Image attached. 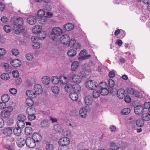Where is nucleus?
I'll return each mask as SVG.
<instances>
[{
    "instance_id": "obj_1",
    "label": "nucleus",
    "mask_w": 150,
    "mask_h": 150,
    "mask_svg": "<svg viewBox=\"0 0 150 150\" xmlns=\"http://www.w3.org/2000/svg\"><path fill=\"white\" fill-rule=\"evenodd\" d=\"M11 21L14 25L13 29V32L15 34H19L24 31L25 28L23 25L24 21L22 18H12Z\"/></svg>"
},
{
    "instance_id": "obj_2",
    "label": "nucleus",
    "mask_w": 150,
    "mask_h": 150,
    "mask_svg": "<svg viewBox=\"0 0 150 150\" xmlns=\"http://www.w3.org/2000/svg\"><path fill=\"white\" fill-rule=\"evenodd\" d=\"M70 142V139L67 137H64L61 138L58 141V144L59 145L58 147V150H64Z\"/></svg>"
},
{
    "instance_id": "obj_3",
    "label": "nucleus",
    "mask_w": 150,
    "mask_h": 150,
    "mask_svg": "<svg viewBox=\"0 0 150 150\" xmlns=\"http://www.w3.org/2000/svg\"><path fill=\"white\" fill-rule=\"evenodd\" d=\"M12 107L8 106L4 110L2 111L0 113L1 116L3 117L7 118L9 117L11 115V112L13 111Z\"/></svg>"
},
{
    "instance_id": "obj_4",
    "label": "nucleus",
    "mask_w": 150,
    "mask_h": 150,
    "mask_svg": "<svg viewBox=\"0 0 150 150\" xmlns=\"http://www.w3.org/2000/svg\"><path fill=\"white\" fill-rule=\"evenodd\" d=\"M126 91L128 93L131 95H134L136 97L140 98L141 96V94L137 92L135 88L129 87L127 88Z\"/></svg>"
},
{
    "instance_id": "obj_5",
    "label": "nucleus",
    "mask_w": 150,
    "mask_h": 150,
    "mask_svg": "<svg viewBox=\"0 0 150 150\" xmlns=\"http://www.w3.org/2000/svg\"><path fill=\"white\" fill-rule=\"evenodd\" d=\"M98 85V84L97 83L93 82L91 80L87 81L86 83V87L90 89L94 90L97 88Z\"/></svg>"
},
{
    "instance_id": "obj_6",
    "label": "nucleus",
    "mask_w": 150,
    "mask_h": 150,
    "mask_svg": "<svg viewBox=\"0 0 150 150\" xmlns=\"http://www.w3.org/2000/svg\"><path fill=\"white\" fill-rule=\"evenodd\" d=\"M41 29L42 28L40 25H37L33 27L32 28V31L34 33H38V37L39 38H40V39H41L42 38L44 39L45 38V37H40V34H42L41 31Z\"/></svg>"
},
{
    "instance_id": "obj_7",
    "label": "nucleus",
    "mask_w": 150,
    "mask_h": 150,
    "mask_svg": "<svg viewBox=\"0 0 150 150\" xmlns=\"http://www.w3.org/2000/svg\"><path fill=\"white\" fill-rule=\"evenodd\" d=\"M25 142L27 146L30 148H33L36 145L35 142L32 138H27L25 140Z\"/></svg>"
},
{
    "instance_id": "obj_8",
    "label": "nucleus",
    "mask_w": 150,
    "mask_h": 150,
    "mask_svg": "<svg viewBox=\"0 0 150 150\" xmlns=\"http://www.w3.org/2000/svg\"><path fill=\"white\" fill-rule=\"evenodd\" d=\"M69 37L67 34L62 35L60 38V40L61 42L66 45H67L68 42H69Z\"/></svg>"
},
{
    "instance_id": "obj_9",
    "label": "nucleus",
    "mask_w": 150,
    "mask_h": 150,
    "mask_svg": "<svg viewBox=\"0 0 150 150\" xmlns=\"http://www.w3.org/2000/svg\"><path fill=\"white\" fill-rule=\"evenodd\" d=\"M63 79L65 80V81L63 82L62 80H60L59 78L56 76L52 77L51 78V81L54 84H57L59 83V81L63 83H65L66 82L67 78L65 77H63Z\"/></svg>"
},
{
    "instance_id": "obj_10",
    "label": "nucleus",
    "mask_w": 150,
    "mask_h": 150,
    "mask_svg": "<svg viewBox=\"0 0 150 150\" xmlns=\"http://www.w3.org/2000/svg\"><path fill=\"white\" fill-rule=\"evenodd\" d=\"M34 90L36 95L41 94L43 92V89L41 85L39 84H35L34 87Z\"/></svg>"
},
{
    "instance_id": "obj_11",
    "label": "nucleus",
    "mask_w": 150,
    "mask_h": 150,
    "mask_svg": "<svg viewBox=\"0 0 150 150\" xmlns=\"http://www.w3.org/2000/svg\"><path fill=\"white\" fill-rule=\"evenodd\" d=\"M144 110V108L142 106L138 105L134 107V111L136 114L140 115L143 113Z\"/></svg>"
},
{
    "instance_id": "obj_12",
    "label": "nucleus",
    "mask_w": 150,
    "mask_h": 150,
    "mask_svg": "<svg viewBox=\"0 0 150 150\" xmlns=\"http://www.w3.org/2000/svg\"><path fill=\"white\" fill-rule=\"evenodd\" d=\"M117 94L118 98L122 99L125 97V90L123 88H120L117 91Z\"/></svg>"
},
{
    "instance_id": "obj_13",
    "label": "nucleus",
    "mask_w": 150,
    "mask_h": 150,
    "mask_svg": "<svg viewBox=\"0 0 150 150\" xmlns=\"http://www.w3.org/2000/svg\"><path fill=\"white\" fill-rule=\"evenodd\" d=\"M32 139L36 142H39L41 141L42 138L41 135L38 133H35L32 135Z\"/></svg>"
},
{
    "instance_id": "obj_14",
    "label": "nucleus",
    "mask_w": 150,
    "mask_h": 150,
    "mask_svg": "<svg viewBox=\"0 0 150 150\" xmlns=\"http://www.w3.org/2000/svg\"><path fill=\"white\" fill-rule=\"evenodd\" d=\"M36 18L35 16L31 15L27 19V22L30 24L33 25L36 22Z\"/></svg>"
},
{
    "instance_id": "obj_15",
    "label": "nucleus",
    "mask_w": 150,
    "mask_h": 150,
    "mask_svg": "<svg viewBox=\"0 0 150 150\" xmlns=\"http://www.w3.org/2000/svg\"><path fill=\"white\" fill-rule=\"evenodd\" d=\"M10 64L13 66L15 67H18L21 65V62L18 59H15L11 61Z\"/></svg>"
},
{
    "instance_id": "obj_16",
    "label": "nucleus",
    "mask_w": 150,
    "mask_h": 150,
    "mask_svg": "<svg viewBox=\"0 0 150 150\" xmlns=\"http://www.w3.org/2000/svg\"><path fill=\"white\" fill-rule=\"evenodd\" d=\"M3 133L6 136H10L12 133V130L11 127H7L4 129Z\"/></svg>"
},
{
    "instance_id": "obj_17",
    "label": "nucleus",
    "mask_w": 150,
    "mask_h": 150,
    "mask_svg": "<svg viewBox=\"0 0 150 150\" xmlns=\"http://www.w3.org/2000/svg\"><path fill=\"white\" fill-rule=\"evenodd\" d=\"M52 32L55 35L59 36L62 33V29L58 27H54L52 29Z\"/></svg>"
},
{
    "instance_id": "obj_18",
    "label": "nucleus",
    "mask_w": 150,
    "mask_h": 150,
    "mask_svg": "<svg viewBox=\"0 0 150 150\" xmlns=\"http://www.w3.org/2000/svg\"><path fill=\"white\" fill-rule=\"evenodd\" d=\"M74 27V25L71 23H68L64 25L63 29L66 31H70L72 30Z\"/></svg>"
},
{
    "instance_id": "obj_19",
    "label": "nucleus",
    "mask_w": 150,
    "mask_h": 150,
    "mask_svg": "<svg viewBox=\"0 0 150 150\" xmlns=\"http://www.w3.org/2000/svg\"><path fill=\"white\" fill-rule=\"evenodd\" d=\"M16 144L19 147H22L26 144L25 140L23 138H20L17 140Z\"/></svg>"
},
{
    "instance_id": "obj_20",
    "label": "nucleus",
    "mask_w": 150,
    "mask_h": 150,
    "mask_svg": "<svg viewBox=\"0 0 150 150\" xmlns=\"http://www.w3.org/2000/svg\"><path fill=\"white\" fill-rule=\"evenodd\" d=\"M79 113L81 117L84 118L86 117L87 115V110L84 108H81L79 111Z\"/></svg>"
},
{
    "instance_id": "obj_21",
    "label": "nucleus",
    "mask_w": 150,
    "mask_h": 150,
    "mask_svg": "<svg viewBox=\"0 0 150 150\" xmlns=\"http://www.w3.org/2000/svg\"><path fill=\"white\" fill-rule=\"evenodd\" d=\"M77 93L71 92L69 95L70 98L74 101H76L78 98V95Z\"/></svg>"
},
{
    "instance_id": "obj_22",
    "label": "nucleus",
    "mask_w": 150,
    "mask_h": 150,
    "mask_svg": "<svg viewBox=\"0 0 150 150\" xmlns=\"http://www.w3.org/2000/svg\"><path fill=\"white\" fill-rule=\"evenodd\" d=\"M26 94L28 96L31 98H34L36 96L35 93L30 90H27L26 92Z\"/></svg>"
},
{
    "instance_id": "obj_23",
    "label": "nucleus",
    "mask_w": 150,
    "mask_h": 150,
    "mask_svg": "<svg viewBox=\"0 0 150 150\" xmlns=\"http://www.w3.org/2000/svg\"><path fill=\"white\" fill-rule=\"evenodd\" d=\"M79 62L77 61H74L72 62L71 66V70L75 71L79 66Z\"/></svg>"
},
{
    "instance_id": "obj_24",
    "label": "nucleus",
    "mask_w": 150,
    "mask_h": 150,
    "mask_svg": "<svg viewBox=\"0 0 150 150\" xmlns=\"http://www.w3.org/2000/svg\"><path fill=\"white\" fill-rule=\"evenodd\" d=\"M13 132L14 134L17 136H20L22 132L21 128L19 127H16L13 129Z\"/></svg>"
},
{
    "instance_id": "obj_25",
    "label": "nucleus",
    "mask_w": 150,
    "mask_h": 150,
    "mask_svg": "<svg viewBox=\"0 0 150 150\" xmlns=\"http://www.w3.org/2000/svg\"><path fill=\"white\" fill-rule=\"evenodd\" d=\"M17 125L18 127L21 128H23L25 127V124L24 121L22 120H18L17 121Z\"/></svg>"
},
{
    "instance_id": "obj_26",
    "label": "nucleus",
    "mask_w": 150,
    "mask_h": 150,
    "mask_svg": "<svg viewBox=\"0 0 150 150\" xmlns=\"http://www.w3.org/2000/svg\"><path fill=\"white\" fill-rule=\"evenodd\" d=\"M141 117L143 121H147L150 120V114L148 113H143Z\"/></svg>"
},
{
    "instance_id": "obj_27",
    "label": "nucleus",
    "mask_w": 150,
    "mask_h": 150,
    "mask_svg": "<svg viewBox=\"0 0 150 150\" xmlns=\"http://www.w3.org/2000/svg\"><path fill=\"white\" fill-rule=\"evenodd\" d=\"M81 90V88L79 85L77 84L73 86L72 90L73 92L78 93Z\"/></svg>"
},
{
    "instance_id": "obj_28",
    "label": "nucleus",
    "mask_w": 150,
    "mask_h": 150,
    "mask_svg": "<svg viewBox=\"0 0 150 150\" xmlns=\"http://www.w3.org/2000/svg\"><path fill=\"white\" fill-rule=\"evenodd\" d=\"M67 54L69 57H72L74 56L76 54V52L75 50H71L68 51Z\"/></svg>"
},
{
    "instance_id": "obj_29",
    "label": "nucleus",
    "mask_w": 150,
    "mask_h": 150,
    "mask_svg": "<svg viewBox=\"0 0 150 150\" xmlns=\"http://www.w3.org/2000/svg\"><path fill=\"white\" fill-rule=\"evenodd\" d=\"M84 101L87 105H90L91 104L92 101V99L90 97L86 96L85 98Z\"/></svg>"
},
{
    "instance_id": "obj_30",
    "label": "nucleus",
    "mask_w": 150,
    "mask_h": 150,
    "mask_svg": "<svg viewBox=\"0 0 150 150\" xmlns=\"http://www.w3.org/2000/svg\"><path fill=\"white\" fill-rule=\"evenodd\" d=\"M10 97L7 94H4L1 97V99L2 102L5 103L8 102L9 100Z\"/></svg>"
},
{
    "instance_id": "obj_31",
    "label": "nucleus",
    "mask_w": 150,
    "mask_h": 150,
    "mask_svg": "<svg viewBox=\"0 0 150 150\" xmlns=\"http://www.w3.org/2000/svg\"><path fill=\"white\" fill-rule=\"evenodd\" d=\"M100 92L101 95L105 96L107 95L108 94L109 91L106 87L105 88H102V89H100Z\"/></svg>"
},
{
    "instance_id": "obj_32",
    "label": "nucleus",
    "mask_w": 150,
    "mask_h": 150,
    "mask_svg": "<svg viewBox=\"0 0 150 150\" xmlns=\"http://www.w3.org/2000/svg\"><path fill=\"white\" fill-rule=\"evenodd\" d=\"M81 79L79 76L75 75L73 81L75 83H79L81 82Z\"/></svg>"
},
{
    "instance_id": "obj_33",
    "label": "nucleus",
    "mask_w": 150,
    "mask_h": 150,
    "mask_svg": "<svg viewBox=\"0 0 150 150\" xmlns=\"http://www.w3.org/2000/svg\"><path fill=\"white\" fill-rule=\"evenodd\" d=\"M144 124V121L142 119L140 118L136 120V124L138 127H142Z\"/></svg>"
},
{
    "instance_id": "obj_34",
    "label": "nucleus",
    "mask_w": 150,
    "mask_h": 150,
    "mask_svg": "<svg viewBox=\"0 0 150 150\" xmlns=\"http://www.w3.org/2000/svg\"><path fill=\"white\" fill-rule=\"evenodd\" d=\"M51 90L54 93L56 94H58L59 92V88L55 86H52Z\"/></svg>"
},
{
    "instance_id": "obj_35",
    "label": "nucleus",
    "mask_w": 150,
    "mask_h": 150,
    "mask_svg": "<svg viewBox=\"0 0 150 150\" xmlns=\"http://www.w3.org/2000/svg\"><path fill=\"white\" fill-rule=\"evenodd\" d=\"M97 88L94 89V91L92 93V96L93 98H98L100 96L99 92Z\"/></svg>"
},
{
    "instance_id": "obj_36",
    "label": "nucleus",
    "mask_w": 150,
    "mask_h": 150,
    "mask_svg": "<svg viewBox=\"0 0 150 150\" xmlns=\"http://www.w3.org/2000/svg\"><path fill=\"white\" fill-rule=\"evenodd\" d=\"M73 86L70 83L66 84L65 86V90L68 92L71 91L72 89Z\"/></svg>"
},
{
    "instance_id": "obj_37",
    "label": "nucleus",
    "mask_w": 150,
    "mask_h": 150,
    "mask_svg": "<svg viewBox=\"0 0 150 150\" xmlns=\"http://www.w3.org/2000/svg\"><path fill=\"white\" fill-rule=\"evenodd\" d=\"M42 82L45 85L48 84L50 82V78L47 76H44L42 78Z\"/></svg>"
},
{
    "instance_id": "obj_38",
    "label": "nucleus",
    "mask_w": 150,
    "mask_h": 150,
    "mask_svg": "<svg viewBox=\"0 0 150 150\" xmlns=\"http://www.w3.org/2000/svg\"><path fill=\"white\" fill-rule=\"evenodd\" d=\"M26 113H29V112H31L32 114H35L36 112V109L33 107H29L26 109Z\"/></svg>"
},
{
    "instance_id": "obj_39",
    "label": "nucleus",
    "mask_w": 150,
    "mask_h": 150,
    "mask_svg": "<svg viewBox=\"0 0 150 150\" xmlns=\"http://www.w3.org/2000/svg\"><path fill=\"white\" fill-rule=\"evenodd\" d=\"M28 115V118L30 120H33L35 119L36 116L35 114H32L30 112L29 113H27Z\"/></svg>"
},
{
    "instance_id": "obj_40",
    "label": "nucleus",
    "mask_w": 150,
    "mask_h": 150,
    "mask_svg": "<svg viewBox=\"0 0 150 150\" xmlns=\"http://www.w3.org/2000/svg\"><path fill=\"white\" fill-rule=\"evenodd\" d=\"M83 51L84 50H81L79 53V55L81 57H83V60H85L90 58L91 56V55L89 54L86 56H85L84 54V52H83Z\"/></svg>"
},
{
    "instance_id": "obj_41",
    "label": "nucleus",
    "mask_w": 150,
    "mask_h": 150,
    "mask_svg": "<svg viewBox=\"0 0 150 150\" xmlns=\"http://www.w3.org/2000/svg\"><path fill=\"white\" fill-rule=\"evenodd\" d=\"M50 125L49 121L47 120H45L41 122V127H48Z\"/></svg>"
},
{
    "instance_id": "obj_42",
    "label": "nucleus",
    "mask_w": 150,
    "mask_h": 150,
    "mask_svg": "<svg viewBox=\"0 0 150 150\" xmlns=\"http://www.w3.org/2000/svg\"><path fill=\"white\" fill-rule=\"evenodd\" d=\"M25 131L27 134L31 135L33 133V130L30 127H27L25 129Z\"/></svg>"
},
{
    "instance_id": "obj_43",
    "label": "nucleus",
    "mask_w": 150,
    "mask_h": 150,
    "mask_svg": "<svg viewBox=\"0 0 150 150\" xmlns=\"http://www.w3.org/2000/svg\"><path fill=\"white\" fill-rule=\"evenodd\" d=\"M25 102L27 105L29 106V107H30L31 106H32L34 103L33 100L31 98L26 99Z\"/></svg>"
},
{
    "instance_id": "obj_44",
    "label": "nucleus",
    "mask_w": 150,
    "mask_h": 150,
    "mask_svg": "<svg viewBox=\"0 0 150 150\" xmlns=\"http://www.w3.org/2000/svg\"><path fill=\"white\" fill-rule=\"evenodd\" d=\"M1 79L5 80L9 79L10 78L9 75L7 73H4L1 75Z\"/></svg>"
},
{
    "instance_id": "obj_45",
    "label": "nucleus",
    "mask_w": 150,
    "mask_h": 150,
    "mask_svg": "<svg viewBox=\"0 0 150 150\" xmlns=\"http://www.w3.org/2000/svg\"><path fill=\"white\" fill-rule=\"evenodd\" d=\"M106 83L104 82H101L99 84L98 86H97L96 88L99 89L100 88L101 89H102V88H105L106 87Z\"/></svg>"
},
{
    "instance_id": "obj_46",
    "label": "nucleus",
    "mask_w": 150,
    "mask_h": 150,
    "mask_svg": "<svg viewBox=\"0 0 150 150\" xmlns=\"http://www.w3.org/2000/svg\"><path fill=\"white\" fill-rule=\"evenodd\" d=\"M76 42V41L74 39H71V40L70 39L69 42H68L67 45L73 47Z\"/></svg>"
},
{
    "instance_id": "obj_47",
    "label": "nucleus",
    "mask_w": 150,
    "mask_h": 150,
    "mask_svg": "<svg viewBox=\"0 0 150 150\" xmlns=\"http://www.w3.org/2000/svg\"><path fill=\"white\" fill-rule=\"evenodd\" d=\"M130 109L129 108H125L122 110V113L123 115H127L130 112Z\"/></svg>"
},
{
    "instance_id": "obj_48",
    "label": "nucleus",
    "mask_w": 150,
    "mask_h": 150,
    "mask_svg": "<svg viewBox=\"0 0 150 150\" xmlns=\"http://www.w3.org/2000/svg\"><path fill=\"white\" fill-rule=\"evenodd\" d=\"M45 12L43 10L40 9L37 12V16L38 17H41L45 15Z\"/></svg>"
},
{
    "instance_id": "obj_49",
    "label": "nucleus",
    "mask_w": 150,
    "mask_h": 150,
    "mask_svg": "<svg viewBox=\"0 0 150 150\" xmlns=\"http://www.w3.org/2000/svg\"><path fill=\"white\" fill-rule=\"evenodd\" d=\"M54 129L56 132H60L61 131V126L57 124H55L53 127Z\"/></svg>"
},
{
    "instance_id": "obj_50",
    "label": "nucleus",
    "mask_w": 150,
    "mask_h": 150,
    "mask_svg": "<svg viewBox=\"0 0 150 150\" xmlns=\"http://www.w3.org/2000/svg\"><path fill=\"white\" fill-rule=\"evenodd\" d=\"M45 148L46 150H53L54 147L52 144H47Z\"/></svg>"
},
{
    "instance_id": "obj_51",
    "label": "nucleus",
    "mask_w": 150,
    "mask_h": 150,
    "mask_svg": "<svg viewBox=\"0 0 150 150\" xmlns=\"http://www.w3.org/2000/svg\"><path fill=\"white\" fill-rule=\"evenodd\" d=\"M4 30L6 33H9L11 31V26L8 25H6L4 27Z\"/></svg>"
},
{
    "instance_id": "obj_52",
    "label": "nucleus",
    "mask_w": 150,
    "mask_h": 150,
    "mask_svg": "<svg viewBox=\"0 0 150 150\" xmlns=\"http://www.w3.org/2000/svg\"><path fill=\"white\" fill-rule=\"evenodd\" d=\"M108 82L109 86L110 88H112L114 86L115 82L113 80L110 79L109 80Z\"/></svg>"
},
{
    "instance_id": "obj_53",
    "label": "nucleus",
    "mask_w": 150,
    "mask_h": 150,
    "mask_svg": "<svg viewBox=\"0 0 150 150\" xmlns=\"http://www.w3.org/2000/svg\"><path fill=\"white\" fill-rule=\"evenodd\" d=\"M111 89L110 90V92L111 94H112V95H115L116 94V93H117V89L116 88L113 87L111 88Z\"/></svg>"
},
{
    "instance_id": "obj_54",
    "label": "nucleus",
    "mask_w": 150,
    "mask_h": 150,
    "mask_svg": "<svg viewBox=\"0 0 150 150\" xmlns=\"http://www.w3.org/2000/svg\"><path fill=\"white\" fill-rule=\"evenodd\" d=\"M34 48L36 49H38L40 47V45L39 42H35L32 44Z\"/></svg>"
},
{
    "instance_id": "obj_55",
    "label": "nucleus",
    "mask_w": 150,
    "mask_h": 150,
    "mask_svg": "<svg viewBox=\"0 0 150 150\" xmlns=\"http://www.w3.org/2000/svg\"><path fill=\"white\" fill-rule=\"evenodd\" d=\"M5 103L3 102H0V109H2L6 108Z\"/></svg>"
},
{
    "instance_id": "obj_56",
    "label": "nucleus",
    "mask_w": 150,
    "mask_h": 150,
    "mask_svg": "<svg viewBox=\"0 0 150 150\" xmlns=\"http://www.w3.org/2000/svg\"><path fill=\"white\" fill-rule=\"evenodd\" d=\"M26 117L24 115H19L18 117V119L19 120H22V121H24L26 119Z\"/></svg>"
},
{
    "instance_id": "obj_57",
    "label": "nucleus",
    "mask_w": 150,
    "mask_h": 150,
    "mask_svg": "<svg viewBox=\"0 0 150 150\" xmlns=\"http://www.w3.org/2000/svg\"><path fill=\"white\" fill-rule=\"evenodd\" d=\"M125 101L127 103H129L131 101V98L128 95L126 96L124 98Z\"/></svg>"
},
{
    "instance_id": "obj_58",
    "label": "nucleus",
    "mask_w": 150,
    "mask_h": 150,
    "mask_svg": "<svg viewBox=\"0 0 150 150\" xmlns=\"http://www.w3.org/2000/svg\"><path fill=\"white\" fill-rule=\"evenodd\" d=\"M40 22L42 24H44L45 23L47 22V20L46 19L45 17H41L40 20Z\"/></svg>"
},
{
    "instance_id": "obj_59",
    "label": "nucleus",
    "mask_w": 150,
    "mask_h": 150,
    "mask_svg": "<svg viewBox=\"0 0 150 150\" xmlns=\"http://www.w3.org/2000/svg\"><path fill=\"white\" fill-rule=\"evenodd\" d=\"M112 145L113 150H123L122 148L118 147L117 146H116L114 143Z\"/></svg>"
},
{
    "instance_id": "obj_60",
    "label": "nucleus",
    "mask_w": 150,
    "mask_h": 150,
    "mask_svg": "<svg viewBox=\"0 0 150 150\" xmlns=\"http://www.w3.org/2000/svg\"><path fill=\"white\" fill-rule=\"evenodd\" d=\"M5 8V5L4 3L0 2V11H3Z\"/></svg>"
},
{
    "instance_id": "obj_61",
    "label": "nucleus",
    "mask_w": 150,
    "mask_h": 150,
    "mask_svg": "<svg viewBox=\"0 0 150 150\" xmlns=\"http://www.w3.org/2000/svg\"><path fill=\"white\" fill-rule=\"evenodd\" d=\"M26 58L28 60L31 61L33 59V56L30 54H27L26 55Z\"/></svg>"
},
{
    "instance_id": "obj_62",
    "label": "nucleus",
    "mask_w": 150,
    "mask_h": 150,
    "mask_svg": "<svg viewBox=\"0 0 150 150\" xmlns=\"http://www.w3.org/2000/svg\"><path fill=\"white\" fill-rule=\"evenodd\" d=\"M13 76L14 77H17L19 76V73L17 70L13 71L12 72Z\"/></svg>"
},
{
    "instance_id": "obj_63",
    "label": "nucleus",
    "mask_w": 150,
    "mask_h": 150,
    "mask_svg": "<svg viewBox=\"0 0 150 150\" xmlns=\"http://www.w3.org/2000/svg\"><path fill=\"white\" fill-rule=\"evenodd\" d=\"M1 21L2 22L5 23L7 22L8 19L6 17L4 16L1 18Z\"/></svg>"
},
{
    "instance_id": "obj_64",
    "label": "nucleus",
    "mask_w": 150,
    "mask_h": 150,
    "mask_svg": "<svg viewBox=\"0 0 150 150\" xmlns=\"http://www.w3.org/2000/svg\"><path fill=\"white\" fill-rule=\"evenodd\" d=\"M150 107V103L149 102H146L144 104V107L145 109H148Z\"/></svg>"
}]
</instances>
